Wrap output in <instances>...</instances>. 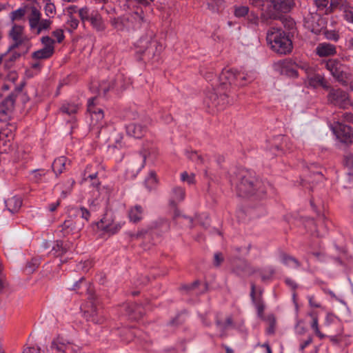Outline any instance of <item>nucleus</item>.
Instances as JSON below:
<instances>
[{
  "instance_id": "24",
  "label": "nucleus",
  "mask_w": 353,
  "mask_h": 353,
  "mask_svg": "<svg viewBox=\"0 0 353 353\" xmlns=\"http://www.w3.org/2000/svg\"><path fill=\"white\" fill-rule=\"evenodd\" d=\"M59 227L61 228L60 232L63 236L73 234L77 231L75 223L72 219H66Z\"/></svg>"
},
{
  "instance_id": "56",
  "label": "nucleus",
  "mask_w": 353,
  "mask_h": 353,
  "mask_svg": "<svg viewBox=\"0 0 353 353\" xmlns=\"http://www.w3.org/2000/svg\"><path fill=\"white\" fill-rule=\"evenodd\" d=\"M345 47L349 51L353 52V37L347 35L345 39Z\"/></svg>"
},
{
  "instance_id": "41",
  "label": "nucleus",
  "mask_w": 353,
  "mask_h": 353,
  "mask_svg": "<svg viewBox=\"0 0 353 353\" xmlns=\"http://www.w3.org/2000/svg\"><path fill=\"white\" fill-rule=\"evenodd\" d=\"M157 183L156 174L154 171H151L149 176L145 180V187L150 190L156 186Z\"/></svg>"
},
{
  "instance_id": "25",
  "label": "nucleus",
  "mask_w": 353,
  "mask_h": 353,
  "mask_svg": "<svg viewBox=\"0 0 353 353\" xmlns=\"http://www.w3.org/2000/svg\"><path fill=\"white\" fill-rule=\"evenodd\" d=\"M207 7L212 12L220 13L225 8V0H208Z\"/></svg>"
},
{
  "instance_id": "16",
  "label": "nucleus",
  "mask_w": 353,
  "mask_h": 353,
  "mask_svg": "<svg viewBox=\"0 0 353 353\" xmlns=\"http://www.w3.org/2000/svg\"><path fill=\"white\" fill-rule=\"evenodd\" d=\"M256 286L254 283H251L250 297L253 304L257 312V315L259 318L263 319V313L265 310V304L261 298L256 299L255 296Z\"/></svg>"
},
{
  "instance_id": "46",
  "label": "nucleus",
  "mask_w": 353,
  "mask_h": 353,
  "mask_svg": "<svg viewBox=\"0 0 353 353\" xmlns=\"http://www.w3.org/2000/svg\"><path fill=\"white\" fill-rule=\"evenodd\" d=\"M47 2L44 7L45 13L50 17H53L56 14V8L53 3L50 0H46Z\"/></svg>"
},
{
  "instance_id": "10",
  "label": "nucleus",
  "mask_w": 353,
  "mask_h": 353,
  "mask_svg": "<svg viewBox=\"0 0 353 353\" xmlns=\"http://www.w3.org/2000/svg\"><path fill=\"white\" fill-rule=\"evenodd\" d=\"M337 139L342 143L350 144L353 141V130L345 124L338 123L333 129Z\"/></svg>"
},
{
  "instance_id": "52",
  "label": "nucleus",
  "mask_w": 353,
  "mask_h": 353,
  "mask_svg": "<svg viewBox=\"0 0 353 353\" xmlns=\"http://www.w3.org/2000/svg\"><path fill=\"white\" fill-rule=\"evenodd\" d=\"M238 76V82H241L243 83V85L246 84L245 81L251 82L254 78L248 74H245L244 72L237 71Z\"/></svg>"
},
{
  "instance_id": "40",
  "label": "nucleus",
  "mask_w": 353,
  "mask_h": 353,
  "mask_svg": "<svg viewBox=\"0 0 353 353\" xmlns=\"http://www.w3.org/2000/svg\"><path fill=\"white\" fill-rule=\"evenodd\" d=\"M268 323V327L266 329V333L269 335H273L275 333L276 320L273 314H270L266 319Z\"/></svg>"
},
{
  "instance_id": "50",
  "label": "nucleus",
  "mask_w": 353,
  "mask_h": 353,
  "mask_svg": "<svg viewBox=\"0 0 353 353\" xmlns=\"http://www.w3.org/2000/svg\"><path fill=\"white\" fill-rule=\"evenodd\" d=\"M181 180L183 182H187L188 184H193L195 182V176L194 174H188L187 172H183L181 174Z\"/></svg>"
},
{
  "instance_id": "18",
  "label": "nucleus",
  "mask_w": 353,
  "mask_h": 353,
  "mask_svg": "<svg viewBox=\"0 0 353 353\" xmlns=\"http://www.w3.org/2000/svg\"><path fill=\"white\" fill-rule=\"evenodd\" d=\"M146 131V127L139 123H130L126 125L127 134L134 138H141Z\"/></svg>"
},
{
  "instance_id": "31",
  "label": "nucleus",
  "mask_w": 353,
  "mask_h": 353,
  "mask_svg": "<svg viewBox=\"0 0 353 353\" xmlns=\"http://www.w3.org/2000/svg\"><path fill=\"white\" fill-rule=\"evenodd\" d=\"M330 5L334 8H338L344 14L352 9V6L347 0H330Z\"/></svg>"
},
{
  "instance_id": "5",
  "label": "nucleus",
  "mask_w": 353,
  "mask_h": 353,
  "mask_svg": "<svg viewBox=\"0 0 353 353\" xmlns=\"http://www.w3.org/2000/svg\"><path fill=\"white\" fill-rule=\"evenodd\" d=\"M325 68L339 81L345 82L347 79L346 67L336 59H331L325 62Z\"/></svg>"
},
{
  "instance_id": "29",
  "label": "nucleus",
  "mask_w": 353,
  "mask_h": 353,
  "mask_svg": "<svg viewBox=\"0 0 353 353\" xmlns=\"http://www.w3.org/2000/svg\"><path fill=\"white\" fill-rule=\"evenodd\" d=\"M33 179L37 183L49 181V175L51 174L50 171L43 169L35 170L32 172Z\"/></svg>"
},
{
  "instance_id": "30",
  "label": "nucleus",
  "mask_w": 353,
  "mask_h": 353,
  "mask_svg": "<svg viewBox=\"0 0 353 353\" xmlns=\"http://www.w3.org/2000/svg\"><path fill=\"white\" fill-rule=\"evenodd\" d=\"M67 245H64L63 241H57L52 248L51 252L55 256H61L68 252Z\"/></svg>"
},
{
  "instance_id": "49",
  "label": "nucleus",
  "mask_w": 353,
  "mask_h": 353,
  "mask_svg": "<svg viewBox=\"0 0 353 353\" xmlns=\"http://www.w3.org/2000/svg\"><path fill=\"white\" fill-rule=\"evenodd\" d=\"M186 157L190 160L199 163H203V159L201 155L198 154L195 151H186Z\"/></svg>"
},
{
  "instance_id": "28",
  "label": "nucleus",
  "mask_w": 353,
  "mask_h": 353,
  "mask_svg": "<svg viewBox=\"0 0 353 353\" xmlns=\"http://www.w3.org/2000/svg\"><path fill=\"white\" fill-rule=\"evenodd\" d=\"M22 205V201L19 197L12 196L6 201V205L8 210L14 213L17 212Z\"/></svg>"
},
{
  "instance_id": "58",
  "label": "nucleus",
  "mask_w": 353,
  "mask_h": 353,
  "mask_svg": "<svg viewBox=\"0 0 353 353\" xmlns=\"http://www.w3.org/2000/svg\"><path fill=\"white\" fill-rule=\"evenodd\" d=\"M79 214H80L82 219H85L86 221L89 220L90 213V212L84 207H81L79 210Z\"/></svg>"
},
{
  "instance_id": "42",
  "label": "nucleus",
  "mask_w": 353,
  "mask_h": 353,
  "mask_svg": "<svg viewBox=\"0 0 353 353\" xmlns=\"http://www.w3.org/2000/svg\"><path fill=\"white\" fill-rule=\"evenodd\" d=\"M323 34L326 39L335 42L338 41L340 38L339 32L334 30H324Z\"/></svg>"
},
{
  "instance_id": "44",
  "label": "nucleus",
  "mask_w": 353,
  "mask_h": 353,
  "mask_svg": "<svg viewBox=\"0 0 353 353\" xmlns=\"http://www.w3.org/2000/svg\"><path fill=\"white\" fill-rule=\"evenodd\" d=\"M343 164L349 170L348 174H353V154H347L344 156Z\"/></svg>"
},
{
  "instance_id": "64",
  "label": "nucleus",
  "mask_w": 353,
  "mask_h": 353,
  "mask_svg": "<svg viewBox=\"0 0 353 353\" xmlns=\"http://www.w3.org/2000/svg\"><path fill=\"white\" fill-rule=\"evenodd\" d=\"M345 19L350 22L353 23V11L352 9L350 10L347 12L343 14Z\"/></svg>"
},
{
  "instance_id": "20",
  "label": "nucleus",
  "mask_w": 353,
  "mask_h": 353,
  "mask_svg": "<svg viewBox=\"0 0 353 353\" xmlns=\"http://www.w3.org/2000/svg\"><path fill=\"white\" fill-rule=\"evenodd\" d=\"M85 316L88 321H90L96 324H101L103 323L104 318L101 312L97 308L96 306H92L90 310L85 312Z\"/></svg>"
},
{
  "instance_id": "43",
  "label": "nucleus",
  "mask_w": 353,
  "mask_h": 353,
  "mask_svg": "<svg viewBox=\"0 0 353 353\" xmlns=\"http://www.w3.org/2000/svg\"><path fill=\"white\" fill-rule=\"evenodd\" d=\"M274 273L275 270L273 267L269 266L265 268L261 273V280L264 282L270 280Z\"/></svg>"
},
{
  "instance_id": "60",
  "label": "nucleus",
  "mask_w": 353,
  "mask_h": 353,
  "mask_svg": "<svg viewBox=\"0 0 353 353\" xmlns=\"http://www.w3.org/2000/svg\"><path fill=\"white\" fill-rule=\"evenodd\" d=\"M61 201L60 200H57L55 202L48 204L47 209L48 211L52 212H54L57 208L60 205Z\"/></svg>"
},
{
  "instance_id": "13",
  "label": "nucleus",
  "mask_w": 353,
  "mask_h": 353,
  "mask_svg": "<svg viewBox=\"0 0 353 353\" xmlns=\"http://www.w3.org/2000/svg\"><path fill=\"white\" fill-rule=\"evenodd\" d=\"M315 52L320 57L333 56L336 54V48L333 44L323 42L317 45Z\"/></svg>"
},
{
  "instance_id": "53",
  "label": "nucleus",
  "mask_w": 353,
  "mask_h": 353,
  "mask_svg": "<svg viewBox=\"0 0 353 353\" xmlns=\"http://www.w3.org/2000/svg\"><path fill=\"white\" fill-rule=\"evenodd\" d=\"M282 23L284 27L289 30H292L295 28V21L290 17L283 18L282 19Z\"/></svg>"
},
{
  "instance_id": "23",
  "label": "nucleus",
  "mask_w": 353,
  "mask_h": 353,
  "mask_svg": "<svg viewBox=\"0 0 353 353\" xmlns=\"http://www.w3.org/2000/svg\"><path fill=\"white\" fill-rule=\"evenodd\" d=\"M275 10L283 12H289L294 6V0H273Z\"/></svg>"
},
{
  "instance_id": "21",
  "label": "nucleus",
  "mask_w": 353,
  "mask_h": 353,
  "mask_svg": "<svg viewBox=\"0 0 353 353\" xmlns=\"http://www.w3.org/2000/svg\"><path fill=\"white\" fill-rule=\"evenodd\" d=\"M24 28L18 24H14L9 32V37L12 41H22L27 40V37L23 34Z\"/></svg>"
},
{
  "instance_id": "34",
  "label": "nucleus",
  "mask_w": 353,
  "mask_h": 353,
  "mask_svg": "<svg viewBox=\"0 0 353 353\" xmlns=\"http://www.w3.org/2000/svg\"><path fill=\"white\" fill-rule=\"evenodd\" d=\"M147 157V152L145 150L140 152L139 154L135 156L137 165L134 170L137 172L141 171L145 165Z\"/></svg>"
},
{
  "instance_id": "26",
  "label": "nucleus",
  "mask_w": 353,
  "mask_h": 353,
  "mask_svg": "<svg viewBox=\"0 0 353 353\" xmlns=\"http://www.w3.org/2000/svg\"><path fill=\"white\" fill-rule=\"evenodd\" d=\"M66 162L67 159L63 156L54 159V162L52 163V168L56 174V176H58V175L61 174L65 169Z\"/></svg>"
},
{
  "instance_id": "15",
  "label": "nucleus",
  "mask_w": 353,
  "mask_h": 353,
  "mask_svg": "<svg viewBox=\"0 0 353 353\" xmlns=\"http://www.w3.org/2000/svg\"><path fill=\"white\" fill-rule=\"evenodd\" d=\"M185 197V190L183 188L174 187L170 192V205L176 207L178 203L182 202Z\"/></svg>"
},
{
  "instance_id": "14",
  "label": "nucleus",
  "mask_w": 353,
  "mask_h": 353,
  "mask_svg": "<svg viewBox=\"0 0 353 353\" xmlns=\"http://www.w3.org/2000/svg\"><path fill=\"white\" fill-rule=\"evenodd\" d=\"M144 214V208L138 204L131 206L128 211V219L134 223L140 222L143 219Z\"/></svg>"
},
{
  "instance_id": "11",
  "label": "nucleus",
  "mask_w": 353,
  "mask_h": 353,
  "mask_svg": "<svg viewBox=\"0 0 353 353\" xmlns=\"http://www.w3.org/2000/svg\"><path fill=\"white\" fill-rule=\"evenodd\" d=\"M291 65L292 61L288 59H285L274 63L273 67L274 70L281 75L297 77V71L292 68Z\"/></svg>"
},
{
  "instance_id": "47",
  "label": "nucleus",
  "mask_w": 353,
  "mask_h": 353,
  "mask_svg": "<svg viewBox=\"0 0 353 353\" xmlns=\"http://www.w3.org/2000/svg\"><path fill=\"white\" fill-rule=\"evenodd\" d=\"M65 343L62 339L57 338L54 339L51 344V348L56 350L57 352H63Z\"/></svg>"
},
{
  "instance_id": "12",
  "label": "nucleus",
  "mask_w": 353,
  "mask_h": 353,
  "mask_svg": "<svg viewBox=\"0 0 353 353\" xmlns=\"http://www.w3.org/2000/svg\"><path fill=\"white\" fill-rule=\"evenodd\" d=\"M106 216L108 215L106 214ZM122 225L123 224L120 223H113L112 220L107 219V216L103 217L97 223V227L111 234L117 232L121 228Z\"/></svg>"
},
{
  "instance_id": "7",
  "label": "nucleus",
  "mask_w": 353,
  "mask_h": 353,
  "mask_svg": "<svg viewBox=\"0 0 353 353\" xmlns=\"http://www.w3.org/2000/svg\"><path fill=\"white\" fill-rule=\"evenodd\" d=\"M301 69L305 70L306 73V81L305 83L308 84L309 86L313 88H317L319 86H321L323 88H327V82L325 81L324 77L319 74H315L314 72V69L312 67H310L307 64H303L301 66Z\"/></svg>"
},
{
  "instance_id": "38",
  "label": "nucleus",
  "mask_w": 353,
  "mask_h": 353,
  "mask_svg": "<svg viewBox=\"0 0 353 353\" xmlns=\"http://www.w3.org/2000/svg\"><path fill=\"white\" fill-rule=\"evenodd\" d=\"M28 7L19 8L10 14V20L13 22L17 20L21 19L26 14Z\"/></svg>"
},
{
  "instance_id": "59",
  "label": "nucleus",
  "mask_w": 353,
  "mask_h": 353,
  "mask_svg": "<svg viewBox=\"0 0 353 353\" xmlns=\"http://www.w3.org/2000/svg\"><path fill=\"white\" fill-rule=\"evenodd\" d=\"M307 299L310 307L315 308L321 307V304L316 301L315 297L314 296H308Z\"/></svg>"
},
{
  "instance_id": "4",
  "label": "nucleus",
  "mask_w": 353,
  "mask_h": 353,
  "mask_svg": "<svg viewBox=\"0 0 353 353\" xmlns=\"http://www.w3.org/2000/svg\"><path fill=\"white\" fill-rule=\"evenodd\" d=\"M223 89L218 88V93L214 89L212 91H209L204 99V103L210 110L212 112L215 111H220L225 108L228 103V97L225 93H221Z\"/></svg>"
},
{
  "instance_id": "55",
  "label": "nucleus",
  "mask_w": 353,
  "mask_h": 353,
  "mask_svg": "<svg viewBox=\"0 0 353 353\" xmlns=\"http://www.w3.org/2000/svg\"><path fill=\"white\" fill-rule=\"evenodd\" d=\"M249 8L247 6H239L235 8L234 15L236 17H243L248 14Z\"/></svg>"
},
{
  "instance_id": "63",
  "label": "nucleus",
  "mask_w": 353,
  "mask_h": 353,
  "mask_svg": "<svg viewBox=\"0 0 353 353\" xmlns=\"http://www.w3.org/2000/svg\"><path fill=\"white\" fill-rule=\"evenodd\" d=\"M312 342V338L311 336L308 337V339L307 340H305V341H303L301 345H300V350L301 352H303L305 348L308 346L310 344H311Z\"/></svg>"
},
{
  "instance_id": "6",
  "label": "nucleus",
  "mask_w": 353,
  "mask_h": 353,
  "mask_svg": "<svg viewBox=\"0 0 353 353\" xmlns=\"http://www.w3.org/2000/svg\"><path fill=\"white\" fill-rule=\"evenodd\" d=\"M328 101L335 105L342 108L352 105L353 102L349 99L347 93L341 89H332L328 94Z\"/></svg>"
},
{
  "instance_id": "32",
  "label": "nucleus",
  "mask_w": 353,
  "mask_h": 353,
  "mask_svg": "<svg viewBox=\"0 0 353 353\" xmlns=\"http://www.w3.org/2000/svg\"><path fill=\"white\" fill-rule=\"evenodd\" d=\"M308 315L312 319L311 327L314 330V333L320 338H324V334H323L319 328V319L318 314L316 312H311L308 314Z\"/></svg>"
},
{
  "instance_id": "54",
  "label": "nucleus",
  "mask_w": 353,
  "mask_h": 353,
  "mask_svg": "<svg viewBox=\"0 0 353 353\" xmlns=\"http://www.w3.org/2000/svg\"><path fill=\"white\" fill-rule=\"evenodd\" d=\"M41 43L44 45V48H52V50L54 52V41L48 36H45L41 39Z\"/></svg>"
},
{
  "instance_id": "36",
  "label": "nucleus",
  "mask_w": 353,
  "mask_h": 353,
  "mask_svg": "<svg viewBox=\"0 0 353 353\" xmlns=\"http://www.w3.org/2000/svg\"><path fill=\"white\" fill-rule=\"evenodd\" d=\"M65 24L67 26V30L70 32H72L78 28L79 21L74 15L70 14L69 17H67Z\"/></svg>"
},
{
  "instance_id": "62",
  "label": "nucleus",
  "mask_w": 353,
  "mask_h": 353,
  "mask_svg": "<svg viewBox=\"0 0 353 353\" xmlns=\"http://www.w3.org/2000/svg\"><path fill=\"white\" fill-rule=\"evenodd\" d=\"M78 8L76 6H70L67 8V17L70 14L74 15V13H78Z\"/></svg>"
},
{
  "instance_id": "22",
  "label": "nucleus",
  "mask_w": 353,
  "mask_h": 353,
  "mask_svg": "<svg viewBox=\"0 0 353 353\" xmlns=\"http://www.w3.org/2000/svg\"><path fill=\"white\" fill-rule=\"evenodd\" d=\"M17 96L15 92H12L1 102V111L3 114H7L13 110Z\"/></svg>"
},
{
  "instance_id": "8",
  "label": "nucleus",
  "mask_w": 353,
  "mask_h": 353,
  "mask_svg": "<svg viewBox=\"0 0 353 353\" xmlns=\"http://www.w3.org/2000/svg\"><path fill=\"white\" fill-rule=\"evenodd\" d=\"M219 79L220 81V89H223V90H227L228 85H230L234 84L239 86H243V83L238 82L237 71L235 70H223Z\"/></svg>"
},
{
  "instance_id": "9",
  "label": "nucleus",
  "mask_w": 353,
  "mask_h": 353,
  "mask_svg": "<svg viewBox=\"0 0 353 353\" xmlns=\"http://www.w3.org/2000/svg\"><path fill=\"white\" fill-rule=\"evenodd\" d=\"M97 98L93 97L88 99V111L90 114L91 123L92 125H97L98 128L102 126V121L104 117L103 111L100 108L95 106Z\"/></svg>"
},
{
  "instance_id": "27",
  "label": "nucleus",
  "mask_w": 353,
  "mask_h": 353,
  "mask_svg": "<svg viewBox=\"0 0 353 353\" xmlns=\"http://www.w3.org/2000/svg\"><path fill=\"white\" fill-rule=\"evenodd\" d=\"M54 54L52 48H43L32 54V58L36 60L47 59L50 58Z\"/></svg>"
},
{
  "instance_id": "37",
  "label": "nucleus",
  "mask_w": 353,
  "mask_h": 353,
  "mask_svg": "<svg viewBox=\"0 0 353 353\" xmlns=\"http://www.w3.org/2000/svg\"><path fill=\"white\" fill-rule=\"evenodd\" d=\"M78 105L74 103H65L62 105L60 108V111L68 115H72L77 112L78 111Z\"/></svg>"
},
{
  "instance_id": "45",
  "label": "nucleus",
  "mask_w": 353,
  "mask_h": 353,
  "mask_svg": "<svg viewBox=\"0 0 353 353\" xmlns=\"http://www.w3.org/2000/svg\"><path fill=\"white\" fill-rule=\"evenodd\" d=\"M78 14L83 23L86 21H90L91 18V13L90 12V9L88 7L85 6L79 9Z\"/></svg>"
},
{
  "instance_id": "61",
  "label": "nucleus",
  "mask_w": 353,
  "mask_h": 353,
  "mask_svg": "<svg viewBox=\"0 0 353 353\" xmlns=\"http://www.w3.org/2000/svg\"><path fill=\"white\" fill-rule=\"evenodd\" d=\"M223 261V258L221 253H216L214 256V264L216 266H219L221 262Z\"/></svg>"
},
{
  "instance_id": "19",
  "label": "nucleus",
  "mask_w": 353,
  "mask_h": 353,
  "mask_svg": "<svg viewBox=\"0 0 353 353\" xmlns=\"http://www.w3.org/2000/svg\"><path fill=\"white\" fill-rule=\"evenodd\" d=\"M90 23L92 28L97 32H103L106 29V25L99 13L91 12Z\"/></svg>"
},
{
  "instance_id": "3",
  "label": "nucleus",
  "mask_w": 353,
  "mask_h": 353,
  "mask_svg": "<svg viewBox=\"0 0 353 353\" xmlns=\"http://www.w3.org/2000/svg\"><path fill=\"white\" fill-rule=\"evenodd\" d=\"M141 13L135 12L131 14H126L119 17L110 18V23L117 31H130L140 27L143 21V17Z\"/></svg>"
},
{
  "instance_id": "48",
  "label": "nucleus",
  "mask_w": 353,
  "mask_h": 353,
  "mask_svg": "<svg viewBox=\"0 0 353 353\" xmlns=\"http://www.w3.org/2000/svg\"><path fill=\"white\" fill-rule=\"evenodd\" d=\"M116 83L113 80L110 82H102L99 85V92H102L104 94H106L110 89L115 87Z\"/></svg>"
},
{
  "instance_id": "2",
  "label": "nucleus",
  "mask_w": 353,
  "mask_h": 353,
  "mask_svg": "<svg viewBox=\"0 0 353 353\" xmlns=\"http://www.w3.org/2000/svg\"><path fill=\"white\" fill-rule=\"evenodd\" d=\"M266 40L271 48L279 54H286L292 51V41L280 28H270L267 32Z\"/></svg>"
},
{
  "instance_id": "35",
  "label": "nucleus",
  "mask_w": 353,
  "mask_h": 353,
  "mask_svg": "<svg viewBox=\"0 0 353 353\" xmlns=\"http://www.w3.org/2000/svg\"><path fill=\"white\" fill-rule=\"evenodd\" d=\"M281 262L288 266L297 268L300 266V263L294 257L283 254L281 255Z\"/></svg>"
},
{
  "instance_id": "33",
  "label": "nucleus",
  "mask_w": 353,
  "mask_h": 353,
  "mask_svg": "<svg viewBox=\"0 0 353 353\" xmlns=\"http://www.w3.org/2000/svg\"><path fill=\"white\" fill-rule=\"evenodd\" d=\"M52 23V21L48 19H40L37 23V26L32 30L36 32L37 34H41L44 30H48L50 28Z\"/></svg>"
},
{
  "instance_id": "17",
  "label": "nucleus",
  "mask_w": 353,
  "mask_h": 353,
  "mask_svg": "<svg viewBox=\"0 0 353 353\" xmlns=\"http://www.w3.org/2000/svg\"><path fill=\"white\" fill-rule=\"evenodd\" d=\"M29 14L28 15V20L30 30H33L37 26L39 20L41 19V12L35 6L28 7Z\"/></svg>"
},
{
  "instance_id": "1",
  "label": "nucleus",
  "mask_w": 353,
  "mask_h": 353,
  "mask_svg": "<svg viewBox=\"0 0 353 353\" xmlns=\"http://www.w3.org/2000/svg\"><path fill=\"white\" fill-rule=\"evenodd\" d=\"M236 187V192L240 196H247L254 194H263L266 191L265 184L256 179L253 174L245 169L238 170L231 180Z\"/></svg>"
},
{
  "instance_id": "51",
  "label": "nucleus",
  "mask_w": 353,
  "mask_h": 353,
  "mask_svg": "<svg viewBox=\"0 0 353 353\" xmlns=\"http://www.w3.org/2000/svg\"><path fill=\"white\" fill-rule=\"evenodd\" d=\"M21 57V54L17 52H14L10 55V58L5 61V68H10L12 63L16 61Z\"/></svg>"
},
{
  "instance_id": "57",
  "label": "nucleus",
  "mask_w": 353,
  "mask_h": 353,
  "mask_svg": "<svg viewBox=\"0 0 353 353\" xmlns=\"http://www.w3.org/2000/svg\"><path fill=\"white\" fill-rule=\"evenodd\" d=\"M52 35L57 39L58 43H61L65 38L63 31L61 29H57L52 32Z\"/></svg>"
},
{
  "instance_id": "39",
  "label": "nucleus",
  "mask_w": 353,
  "mask_h": 353,
  "mask_svg": "<svg viewBox=\"0 0 353 353\" xmlns=\"http://www.w3.org/2000/svg\"><path fill=\"white\" fill-rule=\"evenodd\" d=\"M91 168L92 166L90 165L86 166L84 171L85 180H87L88 179H90L91 181L94 180V181L92 182V185L94 187H98V185L100 184L99 181L97 179L98 172H94L93 173L90 174Z\"/></svg>"
}]
</instances>
